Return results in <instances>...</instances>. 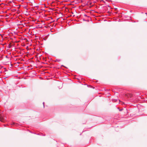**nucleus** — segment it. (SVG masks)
<instances>
[{
  "instance_id": "obj_4",
  "label": "nucleus",
  "mask_w": 147,
  "mask_h": 147,
  "mask_svg": "<svg viewBox=\"0 0 147 147\" xmlns=\"http://www.w3.org/2000/svg\"><path fill=\"white\" fill-rule=\"evenodd\" d=\"M123 110V109H120V111H121V110Z\"/></svg>"
},
{
  "instance_id": "obj_2",
  "label": "nucleus",
  "mask_w": 147,
  "mask_h": 147,
  "mask_svg": "<svg viewBox=\"0 0 147 147\" xmlns=\"http://www.w3.org/2000/svg\"><path fill=\"white\" fill-rule=\"evenodd\" d=\"M43 107H44V103H43Z\"/></svg>"
},
{
  "instance_id": "obj_5",
  "label": "nucleus",
  "mask_w": 147,
  "mask_h": 147,
  "mask_svg": "<svg viewBox=\"0 0 147 147\" xmlns=\"http://www.w3.org/2000/svg\"><path fill=\"white\" fill-rule=\"evenodd\" d=\"M11 47V46H9V47L10 48Z\"/></svg>"
},
{
  "instance_id": "obj_3",
  "label": "nucleus",
  "mask_w": 147,
  "mask_h": 147,
  "mask_svg": "<svg viewBox=\"0 0 147 147\" xmlns=\"http://www.w3.org/2000/svg\"><path fill=\"white\" fill-rule=\"evenodd\" d=\"M123 104H124V103L122 102L121 104L122 105Z\"/></svg>"
},
{
  "instance_id": "obj_6",
  "label": "nucleus",
  "mask_w": 147,
  "mask_h": 147,
  "mask_svg": "<svg viewBox=\"0 0 147 147\" xmlns=\"http://www.w3.org/2000/svg\"><path fill=\"white\" fill-rule=\"evenodd\" d=\"M125 111H127V110H125Z\"/></svg>"
},
{
  "instance_id": "obj_1",
  "label": "nucleus",
  "mask_w": 147,
  "mask_h": 147,
  "mask_svg": "<svg viewBox=\"0 0 147 147\" xmlns=\"http://www.w3.org/2000/svg\"><path fill=\"white\" fill-rule=\"evenodd\" d=\"M5 119L2 116H0V121L2 122H4Z\"/></svg>"
}]
</instances>
